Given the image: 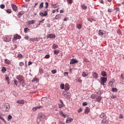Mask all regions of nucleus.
<instances>
[{
  "label": "nucleus",
  "mask_w": 124,
  "mask_h": 124,
  "mask_svg": "<svg viewBox=\"0 0 124 124\" xmlns=\"http://www.w3.org/2000/svg\"><path fill=\"white\" fill-rule=\"evenodd\" d=\"M46 117L47 116L45 114L42 113H40L38 117V121H39V122H42L45 120Z\"/></svg>",
  "instance_id": "nucleus-1"
},
{
  "label": "nucleus",
  "mask_w": 124,
  "mask_h": 124,
  "mask_svg": "<svg viewBox=\"0 0 124 124\" xmlns=\"http://www.w3.org/2000/svg\"><path fill=\"white\" fill-rule=\"evenodd\" d=\"M16 79L19 81L20 83H24L25 78L23 77V76L18 75L16 76Z\"/></svg>",
  "instance_id": "nucleus-2"
},
{
  "label": "nucleus",
  "mask_w": 124,
  "mask_h": 124,
  "mask_svg": "<svg viewBox=\"0 0 124 124\" xmlns=\"http://www.w3.org/2000/svg\"><path fill=\"white\" fill-rule=\"evenodd\" d=\"M4 111L5 112H8L10 110V105L8 103L4 104Z\"/></svg>",
  "instance_id": "nucleus-3"
},
{
  "label": "nucleus",
  "mask_w": 124,
  "mask_h": 124,
  "mask_svg": "<svg viewBox=\"0 0 124 124\" xmlns=\"http://www.w3.org/2000/svg\"><path fill=\"white\" fill-rule=\"evenodd\" d=\"M101 79V85H102V86H105V83H106V81H107V78H104V77H101L100 78Z\"/></svg>",
  "instance_id": "nucleus-4"
},
{
  "label": "nucleus",
  "mask_w": 124,
  "mask_h": 124,
  "mask_svg": "<svg viewBox=\"0 0 124 124\" xmlns=\"http://www.w3.org/2000/svg\"><path fill=\"white\" fill-rule=\"evenodd\" d=\"M21 37L20 35L18 34H16V35H14V38H13V42H15L17 39H21Z\"/></svg>",
  "instance_id": "nucleus-5"
},
{
  "label": "nucleus",
  "mask_w": 124,
  "mask_h": 124,
  "mask_svg": "<svg viewBox=\"0 0 124 124\" xmlns=\"http://www.w3.org/2000/svg\"><path fill=\"white\" fill-rule=\"evenodd\" d=\"M3 39L5 42H9V41H11V37L9 36H4L3 37Z\"/></svg>",
  "instance_id": "nucleus-6"
},
{
  "label": "nucleus",
  "mask_w": 124,
  "mask_h": 124,
  "mask_svg": "<svg viewBox=\"0 0 124 124\" xmlns=\"http://www.w3.org/2000/svg\"><path fill=\"white\" fill-rule=\"evenodd\" d=\"M79 62V61L75 59H72L70 60V64H74L75 63H78Z\"/></svg>",
  "instance_id": "nucleus-7"
},
{
  "label": "nucleus",
  "mask_w": 124,
  "mask_h": 124,
  "mask_svg": "<svg viewBox=\"0 0 124 124\" xmlns=\"http://www.w3.org/2000/svg\"><path fill=\"white\" fill-rule=\"evenodd\" d=\"M47 38H55L56 35L53 34H49L46 36Z\"/></svg>",
  "instance_id": "nucleus-8"
},
{
  "label": "nucleus",
  "mask_w": 124,
  "mask_h": 124,
  "mask_svg": "<svg viewBox=\"0 0 124 124\" xmlns=\"http://www.w3.org/2000/svg\"><path fill=\"white\" fill-rule=\"evenodd\" d=\"M70 88V86H69V84H68V83H66L65 85L64 91H69Z\"/></svg>",
  "instance_id": "nucleus-9"
},
{
  "label": "nucleus",
  "mask_w": 124,
  "mask_h": 124,
  "mask_svg": "<svg viewBox=\"0 0 124 124\" xmlns=\"http://www.w3.org/2000/svg\"><path fill=\"white\" fill-rule=\"evenodd\" d=\"M93 78L95 79H97L98 78V74L96 73V72H93Z\"/></svg>",
  "instance_id": "nucleus-10"
},
{
  "label": "nucleus",
  "mask_w": 124,
  "mask_h": 124,
  "mask_svg": "<svg viewBox=\"0 0 124 124\" xmlns=\"http://www.w3.org/2000/svg\"><path fill=\"white\" fill-rule=\"evenodd\" d=\"M72 121H73V119L70 117H69L66 119V124H69L70 123V122H72Z\"/></svg>",
  "instance_id": "nucleus-11"
},
{
  "label": "nucleus",
  "mask_w": 124,
  "mask_h": 124,
  "mask_svg": "<svg viewBox=\"0 0 124 124\" xmlns=\"http://www.w3.org/2000/svg\"><path fill=\"white\" fill-rule=\"evenodd\" d=\"M12 7L13 8V10L14 11H17V7H16V5L12 4Z\"/></svg>",
  "instance_id": "nucleus-12"
},
{
  "label": "nucleus",
  "mask_w": 124,
  "mask_h": 124,
  "mask_svg": "<svg viewBox=\"0 0 124 124\" xmlns=\"http://www.w3.org/2000/svg\"><path fill=\"white\" fill-rule=\"evenodd\" d=\"M25 13L23 11H21V12H19L18 13V14H17V16L18 17V18H21V16L22 15H23V14H24Z\"/></svg>",
  "instance_id": "nucleus-13"
},
{
  "label": "nucleus",
  "mask_w": 124,
  "mask_h": 124,
  "mask_svg": "<svg viewBox=\"0 0 124 124\" xmlns=\"http://www.w3.org/2000/svg\"><path fill=\"white\" fill-rule=\"evenodd\" d=\"M115 83V79H111L109 82V85L112 87L113 86V84Z\"/></svg>",
  "instance_id": "nucleus-14"
},
{
  "label": "nucleus",
  "mask_w": 124,
  "mask_h": 124,
  "mask_svg": "<svg viewBox=\"0 0 124 124\" xmlns=\"http://www.w3.org/2000/svg\"><path fill=\"white\" fill-rule=\"evenodd\" d=\"M17 103L19 104H25V101L24 100H18L17 101Z\"/></svg>",
  "instance_id": "nucleus-15"
},
{
  "label": "nucleus",
  "mask_w": 124,
  "mask_h": 124,
  "mask_svg": "<svg viewBox=\"0 0 124 124\" xmlns=\"http://www.w3.org/2000/svg\"><path fill=\"white\" fill-rule=\"evenodd\" d=\"M68 94V92H66L64 93V95L66 97V98H70V95H67Z\"/></svg>",
  "instance_id": "nucleus-16"
},
{
  "label": "nucleus",
  "mask_w": 124,
  "mask_h": 124,
  "mask_svg": "<svg viewBox=\"0 0 124 124\" xmlns=\"http://www.w3.org/2000/svg\"><path fill=\"white\" fill-rule=\"evenodd\" d=\"M101 74L103 77H106V76H107V74L105 72V71H102L101 73Z\"/></svg>",
  "instance_id": "nucleus-17"
},
{
  "label": "nucleus",
  "mask_w": 124,
  "mask_h": 124,
  "mask_svg": "<svg viewBox=\"0 0 124 124\" xmlns=\"http://www.w3.org/2000/svg\"><path fill=\"white\" fill-rule=\"evenodd\" d=\"M35 81H36V82H39V80L38 79V78L35 77V78L31 80V82H32V83H33V82H35Z\"/></svg>",
  "instance_id": "nucleus-18"
},
{
  "label": "nucleus",
  "mask_w": 124,
  "mask_h": 124,
  "mask_svg": "<svg viewBox=\"0 0 124 124\" xmlns=\"http://www.w3.org/2000/svg\"><path fill=\"white\" fill-rule=\"evenodd\" d=\"M96 101L97 102H100L101 101V99H102V98L100 96H98L97 98H96Z\"/></svg>",
  "instance_id": "nucleus-19"
},
{
  "label": "nucleus",
  "mask_w": 124,
  "mask_h": 124,
  "mask_svg": "<svg viewBox=\"0 0 124 124\" xmlns=\"http://www.w3.org/2000/svg\"><path fill=\"white\" fill-rule=\"evenodd\" d=\"M47 101H48V100H47V98L46 97H43L42 98V102H47Z\"/></svg>",
  "instance_id": "nucleus-20"
},
{
  "label": "nucleus",
  "mask_w": 124,
  "mask_h": 124,
  "mask_svg": "<svg viewBox=\"0 0 124 124\" xmlns=\"http://www.w3.org/2000/svg\"><path fill=\"white\" fill-rule=\"evenodd\" d=\"M77 29H78V30H81V29H82V24H77Z\"/></svg>",
  "instance_id": "nucleus-21"
},
{
  "label": "nucleus",
  "mask_w": 124,
  "mask_h": 124,
  "mask_svg": "<svg viewBox=\"0 0 124 124\" xmlns=\"http://www.w3.org/2000/svg\"><path fill=\"white\" fill-rule=\"evenodd\" d=\"M60 102H61L62 104H58L59 108H62V104H63V102H62V100H60Z\"/></svg>",
  "instance_id": "nucleus-22"
},
{
  "label": "nucleus",
  "mask_w": 124,
  "mask_h": 124,
  "mask_svg": "<svg viewBox=\"0 0 124 124\" xmlns=\"http://www.w3.org/2000/svg\"><path fill=\"white\" fill-rule=\"evenodd\" d=\"M53 53H54V54H55V55H58V54H59V53H60V50L55 49L53 50Z\"/></svg>",
  "instance_id": "nucleus-23"
},
{
  "label": "nucleus",
  "mask_w": 124,
  "mask_h": 124,
  "mask_svg": "<svg viewBox=\"0 0 124 124\" xmlns=\"http://www.w3.org/2000/svg\"><path fill=\"white\" fill-rule=\"evenodd\" d=\"M40 16H41L42 17H46V15H45V13H43V12H40L39 13Z\"/></svg>",
  "instance_id": "nucleus-24"
},
{
  "label": "nucleus",
  "mask_w": 124,
  "mask_h": 124,
  "mask_svg": "<svg viewBox=\"0 0 124 124\" xmlns=\"http://www.w3.org/2000/svg\"><path fill=\"white\" fill-rule=\"evenodd\" d=\"M102 123H103V124H108V120L106 119H104L102 121Z\"/></svg>",
  "instance_id": "nucleus-25"
},
{
  "label": "nucleus",
  "mask_w": 124,
  "mask_h": 124,
  "mask_svg": "<svg viewBox=\"0 0 124 124\" xmlns=\"http://www.w3.org/2000/svg\"><path fill=\"white\" fill-rule=\"evenodd\" d=\"M34 23V20H33L28 21V25H32V24H33Z\"/></svg>",
  "instance_id": "nucleus-26"
},
{
  "label": "nucleus",
  "mask_w": 124,
  "mask_h": 124,
  "mask_svg": "<svg viewBox=\"0 0 124 124\" xmlns=\"http://www.w3.org/2000/svg\"><path fill=\"white\" fill-rule=\"evenodd\" d=\"M89 112H90V108H89V107L86 108L85 110V114H88V113H89Z\"/></svg>",
  "instance_id": "nucleus-27"
},
{
  "label": "nucleus",
  "mask_w": 124,
  "mask_h": 124,
  "mask_svg": "<svg viewBox=\"0 0 124 124\" xmlns=\"http://www.w3.org/2000/svg\"><path fill=\"white\" fill-rule=\"evenodd\" d=\"M99 35H103L104 34V33L103 32V31L101 30H100L99 31Z\"/></svg>",
  "instance_id": "nucleus-28"
},
{
  "label": "nucleus",
  "mask_w": 124,
  "mask_h": 124,
  "mask_svg": "<svg viewBox=\"0 0 124 124\" xmlns=\"http://www.w3.org/2000/svg\"><path fill=\"white\" fill-rule=\"evenodd\" d=\"M4 62L5 63H6V64H10V61L8 60V59H5Z\"/></svg>",
  "instance_id": "nucleus-29"
},
{
  "label": "nucleus",
  "mask_w": 124,
  "mask_h": 124,
  "mask_svg": "<svg viewBox=\"0 0 124 124\" xmlns=\"http://www.w3.org/2000/svg\"><path fill=\"white\" fill-rule=\"evenodd\" d=\"M81 7L82 9L86 10V9H87V8H88V6H86V5L85 4H83L82 5H81Z\"/></svg>",
  "instance_id": "nucleus-30"
},
{
  "label": "nucleus",
  "mask_w": 124,
  "mask_h": 124,
  "mask_svg": "<svg viewBox=\"0 0 124 124\" xmlns=\"http://www.w3.org/2000/svg\"><path fill=\"white\" fill-rule=\"evenodd\" d=\"M88 74H86V72H83L82 74V77H87L88 76Z\"/></svg>",
  "instance_id": "nucleus-31"
},
{
  "label": "nucleus",
  "mask_w": 124,
  "mask_h": 124,
  "mask_svg": "<svg viewBox=\"0 0 124 124\" xmlns=\"http://www.w3.org/2000/svg\"><path fill=\"white\" fill-rule=\"evenodd\" d=\"M30 31V29L28 28H26L24 29V32L27 33V32H29Z\"/></svg>",
  "instance_id": "nucleus-32"
},
{
  "label": "nucleus",
  "mask_w": 124,
  "mask_h": 124,
  "mask_svg": "<svg viewBox=\"0 0 124 124\" xmlns=\"http://www.w3.org/2000/svg\"><path fill=\"white\" fill-rule=\"evenodd\" d=\"M110 98H112V99H114V98H117V96L113 94H111L110 95Z\"/></svg>",
  "instance_id": "nucleus-33"
},
{
  "label": "nucleus",
  "mask_w": 124,
  "mask_h": 124,
  "mask_svg": "<svg viewBox=\"0 0 124 124\" xmlns=\"http://www.w3.org/2000/svg\"><path fill=\"white\" fill-rule=\"evenodd\" d=\"M60 113L61 114V115L62 116V117H63V118H65V117H66V115L63 114V113L62 112V111H61L60 112Z\"/></svg>",
  "instance_id": "nucleus-34"
},
{
  "label": "nucleus",
  "mask_w": 124,
  "mask_h": 124,
  "mask_svg": "<svg viewBox=\"0 0 124 124\" xmlns=\"http://www.w3.org/2000/svg\"><path fill=\"white\" fill-rule=\"evenodd\" d=\"M6 68H5V67H3L2 68V69H1V71L3 73H4V72H5V71H6Z\"/></svg>",
  "instance_id": "nucleus-35"
},
{
  "label": "nucleus",
  "mask_w": 124,
  "mask_h": 124,
  "mask_svg": "<svg viewBox=\"0 0 124 124\" xmlns=\"http://www.w3.org/2000/svg\"><path fill=\"white\" fill-rule=\"evenodd\" d=\"M12 94L15 95V96H17L18 95V93H17L15 91H14L12 92Z\"/></svg>",
  "instance_id": "nucleus-36"
},
{
  "label": "nucleus",
  "mask_w": 124,
  "mask_h": 124,
  "mask_svg": "<svg viewBox=\"0 0 124 124\" xmlns=\"http://www.w3.org/2000/svg\"><path fill=\"white\" fill-rule=\"evenodd\" d=\"M59 46H58V45H56V44H54L52 46V48L53 49H57V48H58Z\"/></svg>",
  "instance_id": "nucleus-37"
},
{
  "label": "nucleus",
  "mask_w": 124,
  "mask_h": 124,
  "mask_svg": "<svg viewBox=\"0 0 124 124\" xmlns=\"http://www.w3.org/2000/svg\"><path fill=\"white\" fill-rule=\"evenodd\" d=\"M44 4V2H42L41 3V4H40L39 6V8H42L43 7V6H43Z\"/></svg>",
  "instance_id": "nucleus-38"
},
{
  "label": "nucleus",
  "mask_w": 124,
  "mask_h": 124,
  "mask_svg": "<svg viewBox=\"0 0 124 124\" xmlns=\"http://www.w3.org/2000/svg\"><path fill=\"white\" fill-rule=\"evenodd\" d=\"M77 82H78L79 83H82V79H81L80 78H77Z\"/></svg>",
  "instance_id": "nucleus-39"
},
{
  "label": "nucleus",
  "mask_w": 124,
  "mask_h": 124,
  "mask_svg": "<svg viewBox=\"0 0 124 124\" xmlns=\"http://www.w3.org/2000/svg\"><path fill=\"white\" fill-rule=\"evenodd\" d=\"M100 118H101L102 119H103L105 117V114L104 113H102L100 116Z\"/></svg>",
  "instance_id": "nucleus-40"
},
{
  "label": "nucleus",
  "mask_w": 124,
  "mask_h": 124,
  "mask_svg": "<svg viewBox=\"0 0 124 124\" xmlns=\"http://www.w3.org/2000/svg\"><path fill=\"white\" fill-rule=\"evenodd\" d=\"M5 80L6 81H7V82H8L9 81V77H8V76H7V75L5 76Z\"/></svg>",
  "instance_id": "nucleus-41"
},
{
  "label": "nucleus",
  "mask_w": 124,
  "mask_h": 124,
  "mask_svg": "<svg viewBox=\"0 0 124 124\" xmlns=\"http://www.w3.org/2000/svg\"><path fill=\"white\" fill-rule=\"evenodd\" d=\"M51 73L52 74H56V73H57V70L55 69V70H52L51 71Z\"/></svg>",
  "instance_id": "nucleus-42"
},
{
  "label": "nucleus",
  "mask_w": 124,
  "mask_h": 124,
  "mask_svg": "<svg viewBox=\"0 0 124 124\" xmlns=\"http://www.w3.org/2000/svg\"><path fill=\"white\" fill-rule=\"evenodd\" d=\"M67 1L68 3H69V4H71L72 2H73V0H67Z\"/></svg>",
  "instance_id": "nucleus-43"
},
{
  "label": "nucleus",
  "mask_w": 124,
  "mask_h": 124,
  "mask_svg": "<svg viewBox=\"0 0 124 124\" xmlns=\"http://www.w3.org/2000/svg\"><path fill=\"white\" fill-rule=\"evenodd\" d=\"M18 59H23V55H22L21 54H19L18 55Z\"/></svg>",
  "instance_id": "nucleus-44"
},
{
  "label": "nucleus",
  "mask_w": 124,
  "mask_h": 124,
  "mask_svg": "<svg viewBox=\"0 0 124 124\" xmlns=\"http://www.w3.org/2000/svg\"><path fill=\"white\" fill-rule=\"evenodd\" d=\"M0 7L1 9H4V8L5 7V5H4V4H1L0 5Z\"/></svg>",
  "instance_id": "nucleus-45"
},
{
  "label": "nucleus",
  "mask_w": 124,
  "mask_h": 124,
  "mask_svg": "<svg viewBox=\"0 0 124 124\" xmlns=\"http://www.w3.org/2000/svg\"><path fill=\"white\" fill-rule=\"evenodd\" d=\"M30 41H32V42H34V41H36V39L35 38H30Z\"/></svg>",
  "instance_id": "nucleus-46"
},
{
  "label": "nucleus",
  "mask_w": 124,
  "mask_h": 124,
  "mask_svg": "<svg viewBox=\"0 0 124 124\" xmlns=\"http://www.w3.org/2000/svg\"><path fill=\"white\" fill-rule=\"evenodd\" d=\"M60 87H61V89H62V90H63L65 88L64 84H61Z\"/></svg>",
  "instance_id": "nucleus-47"
},
{
  "label": "nucleus",
  "mask_w": 124,
  "mask_h": 124,
  "mask_svg": "<svg viewBox=\"0 0 124 124\" xmlns=\"http://www.w3.org/2000/svg\"><path fill=\"white\" fill-rule=\"evenodd\" d=\"M11 119H12V116L9 115L8 116V121H10V120H11Z\"/></svg>",
  "instance_id": "nucleus-48"
},
{
  "label": "nucleus",
  "mask_w": 124,
  "mask_h": 124,
  "mask_svg": "<svg viewBox=\"0 0 124 124\" xmlns=\"http://www.w3.org/2000/svg\"><path fill=\"white\" fill-rule=\"evenodd\" d=\"M45 5H46L45 8L47 9V8H48V7L49 6V3H48V2H46L45 3Z\"/></svg>",
  "instance_id": "nucleus-49"
},
{
  "label": "nucleus",
  "mask_w": 124,
  "mask_h": 124,
  "mask_svg": "<svg viewBox=\"0 0 124 124\" xmlns=\"http://www.w3.org/2000/svg\"><path fill=\"white\" fill-rule=\"evenodd\" d=\"M44 21H45V19H43L41 21H39V23L38 24V26H40L41 24Z\"/></svg>",
  "instance_id": "nucleus-50"
},
{
  "label": "nucleus",
  "mask_w": 124,
  "mask_h": 124,
  "mask_svg": "<svg viewBox=\"0 0 124 124\" xmlns=\"http://www.w3.org/2000/svg\"><path fill=\"white\" fill-rule=\"evenodd\" d=\"M6 12L7 13H11V12H12V11H11V9H8L7 10H6Z\"/></svg>",
  "instance_id": "nucleus-51"
},
{
  "label": "nucleus",
  "mask_w": 124,
  "mask_h": 124,
  "mask_svg": "<svg viewBox=\"0 0 124 124\" xmlns=\"http://www.w3.org/2000/svg\"><path fill=\"white\" fill-rule=\"evenodd\" d=\"M14 82L15 83V85L18 87V82H17V80L15 79L14 80Z\"/></svg>",
  "instance_id": "nucleus-52"
},
{
  "label": "nucleus",
  "mask_w": 124,
  "mask_h": 124,
  "mask_svg": "<svg viewBox=\"0 0 124 124\" xmlns=\"http://www.w3.org/2000/svg\"><path fill=\"white\" fill-rule=\"evenodd\" d=\"M44 13L45 14L46 16H48V9H46V10L45 11Z\"/></svg>",
  "instance_id": "nucleus-53"
},
{
  "label": "nucleus",
  "mask_w": 124,
  "mask_h": 124,
  "mask_svg": "<svg viewBox=\"0 0 124 124\" xmlns=\"http://www.w3.org/2000/svg\"><path fill=\"white\" fill-rule=\"evenodd\" d=\"M88 21H89V22H91V23H93V19L92 18H88Z\"/></svg>",
  "instance_id": "nucleus-54"
},
{
  "label": "nucleus",
  "mask_w": 124,
  "mask_h": 124,
  "mask_svg": "<svg viewBox=\"0 0 124 124\" xmlns=\"http://www.w3.org/2000/svg\"><path fill=\"white\" fill-rule=\"evenodd\" d=\"M19 64L20 66H24V62H20Z\"/></svg>",
  "instance_id": "nucleus-55"
},
{
  "label": "nucleus",
  "mask_w": 124,
  "mask_h": 124,
  "mask_svg": "<svg viewBox=\"0 0 124 124\" xmlns=\"http://www.w3.org/2000/svg\"><path fill=\"white\" fill-rule=\"evenodd\" d=\"M45 59H49L50 58V55L47 54L45 56Z\"/></svg>",
  "instance_id": "nucleus-56"
},
{
  "label": "nucleus",
  "mask_w": 124,
  "mask_h": 124,
  "mask_svg": "<svg viewBox=\"0 0 124 124\" xmlns=\"http://www.w3.org/2000/svg\"><path fill=\"white\" fill-rule=\"evenodd\" d=\"M82 105H83V106H86L88 105V103H87V102H83L82 103Z\"/></svg>",
  "instance_id": "nucleus-57"
},
{
  "label": "nucleus",
  "mask_w": 124,
  "mask_h": 124,
  "mask_svg": "<svg viewBox=\"0 0 124 124\" xmlns=\"http://www.w3.org/2000/svg\"><path fill=\"white\" fill-rule=\"evenodd\" d=\"M112 92H117L118 91V90L117 89V88H112Z\"/></svg>",
  "instance_id": "nucleus-58"
},
{
  "label": "nucleus",
  "mask_w": 124,
  "mask_h": 124,
  "mask_svg": "<svg viewBox=\"0 0 124 124\" xmlns=\"http://www.w3.org/2000/svg\"><path fill=\"white\" fill-rule=\"evenodd\" d=\"M42 106H38V107H36V108H37V110L38 109H41V108H42Z\"/></svg>",
  "instance_id": "nucleus-59"
},
{
  "label": "nucleus",
  "mask_w": 124,
  "mask_h": 124,
  "mask_svg": "<svg viewBox=\"0 0 124 124\" xmlns=\"http://www.w3.org/2000/svg\"><path fill=\"white\" fill-rule=\"evenodd\" d=\"M117 33H118V34H121V33H122V31H121V30H117Z\"/></svg>",
  "instance_id": "nucleus-60"
},
{
  "label": "nucleus",
  "mask_w": 124,
  "mask_h": 124,
  "mask_svg": "<svg viewBox=\"0 0 124 124\" xmlns=\"http://www.w3.org/2000/svg\"><path fill=\"white\" fill-rule=\"evenodd\" d=\"M91 98H92V99H94V98H95V95H92Z\"/></svg>",
  "instance_id": "nucleus-61"
},
{
  "label": "nucleus",
  "mask_w": 124,
  "mask_h": 124,
  "mask_svg": "<svg viewBox=\"0 0 124 124\" xmlns=\"http://www.w3.org/2000/svg\"><path fill=\"white\" fill-rule=\"evenodd\" d=\"M119 119H124V115H123V114H120L119 116Z\"/></svg>",
  "instance_id": "nucleus-62"
},
{
  "label": "nucleus",
  "mask_w": 124,
  "mask_h": 124,
  "mask_svg": "<svg viewBox=\"0 0 124 124\" xmlns=\"http://www.w3.org/2000/svg\"><path fill=\"white\" fill-rule=\"evenodd\" d=\"M108 12L111 13L112 12V9L108 8Z\"/></svg>",
  "instance_id": "nucleus-63"
},
{
  "label": "nucleus",
  "mask_w": 124,
  "mask_h": 124,
  "mask_svg": "<svg viewBox=\"0 0 124 124\" xmlns=\"http://www.w3.org/2000/svg\"><path fill=\"white\" fill-rule=\"evenodd\" d=\"M25 39H26L27 40H28L29 39V36L27 35H25L24 37Z\"/></svg>",
  "instance_id": "nucleus-64"
}]
</instances>
